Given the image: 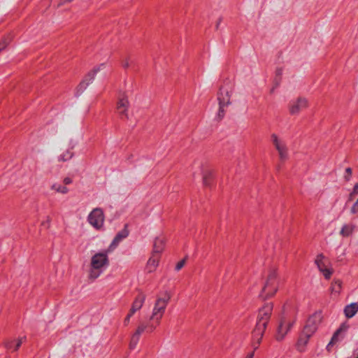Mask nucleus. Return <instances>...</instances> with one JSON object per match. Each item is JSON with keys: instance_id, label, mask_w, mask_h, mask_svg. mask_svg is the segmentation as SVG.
<instances>
[{"instance_id": "393cba45", "label": "nucleus", "mask_w": 358, "mask_h": 358, "mask_svg": "<svg viewBox=\"0 0 358 358\" xmlns=\"http://www.w3.org/2000/svg\"><path fill=\"white\" fill-rule=\"evenodd\" d=\"M355 226L352 224H344L340 231V234L343 237H348L350 236L355 231Z\"/></svg>"}, {"instance_id": "ddd939ff", "label": "nucleus", "mask_w": 358, "mask_h": 358, "mask_svg": "<svg viewBox=\"0 0 358 358\" xmlns=\"http://www.w3.org/2000/svg\"><path fill=\"white\" fill-rule=\"evenodd\" d=\"M347 331V326L341 325L334 334L331 341L327 345V350L331 352L334 348L343 339Z\"/></svg>"}, {"instance_id": "aec40b11", "label": "nucleus", "mask_w": 358, "mask_h": 358, "mask_svg": "<svg viewBox=\"0 0 358 358\" xmlns=\"http://www.w3.org/2000/svg\"><path fill=\"white\" fill-rule=\"evenodd\" d=\"M145 301V296L143 294H138L134 299L131 307L130 308V311L131 313H135L136 311L139 310L143 306Z\"/></svg>"}, {"instance_id": "f8f14e48", "label": "nucleus", "mask_w": 358, "mask_h": 358, "mask_svg": "<svg viewBox=\"0 0 358 358\" xmlns=\"http://www.w3.org/2000/svg\"><path fill=\"white\" fill-rule=\"evenodd\" d=\"M273 145L278 151L280 160H285L288 157V150L284 141L280 139L276 134L271 136Z\"/></svg>"}, {"instance_id": "a878e982", "label": "nucleus", "mask_w": 358, "mask_h": 358, "mask_svg": "<svg viewBox=\"0 0 358 358\" xmlns=\"http://www.w3.org/2000/svg\"><path fill=\"white\" fill-rule=\"evenodd\" d=\"M22 343V338H18L17 340L8 341L6 344V347L8 350L14 352L19 349Z\"/></svg>"}, {"instance_id": "9b49d317", "label": "nucleus", "mask_w": 358, "mask_h": 358, "mask_svg": "<svg viewBox=\"0 0 358 358\" xmlns=\"http://www.w3.org/2000/svg\"><path fill=\"white\" fill-rule=\"evenodd\" d=\"M129 108V101L128 96L125 94H120L116 103V111L121 118L128 117Z\"/></svg>"}, {"instance_id": "6ab92c4d", "label": "nucleus", "mask_w": 358, "mask_h": 358, "mask_svg": "<svg viewBox=\"0 0 358 358\" xmlns=\"http://www.w3.org/2000/svg\"><path fill=\"white\" fill-rule=\"evenodd\" d=\"M343 287V282L341 280L335 279L334 280L330 285L329 291L330 294L332 298H337L341 291Z\"/></svg>"}, {"instance_id": "7ed1b4c3", "label": "nucleus", "mask_w": 358, "mask_h": 358, "mask_svg": "<svg viewBox=\"0 0 358 358\" xmlns=\"http://www.w3.org/2000/svg\"><path fill=\"white\" fill-rule=\"evenodd\" d=\"M278 289V271L273 268L269 270L262 293L266 298L273 296Z\"/></svg>"}, {"instance_id": "4c0bfd02", "label": "nucleus", "mask_w": 358, "mask_h": 358, "mask_svg": "<svg viewBox=\"0 0 358 358\" xmlns=\"http://www.w3.org/2000/svg\"><path fill=\"white\" fill-rule=\"evenodd\" d=\"M357 358H358V357H357Z\"/></svg>"}, {"instance_id": "e433bc0d", "label": "nucleus", "mask_w": 358, "mask_h": 358, "mask_svg": "<svg viewBox=\"0 0 358 358\" xmlns=\"http://www.w3.org/2000/svg\"><path fill=\"white\" fill-rule=\"evenodd\" d=\"M255 350H253V351L248 353L246 355V356L245 357V358H253L254 357V355H255Z\"/></svg>"}, {"instance_id": "cd10ccee", "label": "nucleus", "mask_w": 358, "mask_h": 358, "mask_svg": "<svg viewBox=\"0 0 358 358\" xmlns=\"http://www.w3.org/2000/svg\"><path fill=\"white\" fill-rule=\"evenodd\" d=\"M129 234V232L127 229H124L121 231H120L114 238L111 245L112 246H117L118 243L124 238H125Z\"/></svg>"}, {"instance_id": "b1692460", "label": "nucleus", "mask_w": 358, "mask_h": 358, "mask_svg": "<svg viewBox=\"0 0 358 358\" xmlns=\"http://www.w3.org/2000/svg\"><path fill=\"white\" fill-rule=\"evenodd\" d=\"M358 311V304L356 303L347 306L344 309L345 315L347 317H352Z\"/></svg>"}, {"instance_id": "39448f33", "label": "nucleus", "mask_w": 358, "mask_h": 358, "mask_svg": "<svg viewBox=\"0 0 358 358\" xmlns=\"http://www.w3.org/2000/svg\"><path fill=\"white\" fill-rule=\"evenodd\" d=\"M296 320L293 316H282L279 321L275 338L277 341H282L288 332L291 330L294 324H295Z\"/></svg>"}, {"instance_id": "bb28decb", "label": "nucleus", "mask_w": 358, "mask_h": 358, "mask_svg": "<svg viewBox=\"0 0 358 358\" xmlns=\"http://www.w3.org/2000/svg\"><path fill=\"white\" fill-rule=\"evenodd\" d=\"M73 156V152L71 148L64 150L58 157L59 162H67L70 160Z\"/></svg>"}, {"instance_id": "c9c22d12", "label": "nucleus", "mask_w": 358, "mask_h": 358, "mask_svg": "<svg viewBox=\"0 0 358 358\" xmlns=\"http://www.w3.org/2000/svg\"><path fill=\"white\" fill-rule=\"evenodd\" d=\"M185 264V260H181L179 262H178L176 266V270H177V271L180 270L184 266Z\"/></svg>"}, {"instance_id": "2f4dec72", "label": "nucleus", "mask_w": 358, "mask_h": 358, "mask_svg": "<svg viewBox=\"0 0 358 358\" xmlns=\"http://www.w3.org/2000/svg\"><path fill=\"white\" fill-rule=\"evenodd\" d=\"M122 66L124 69H127L130 64V59L129 57H125L121 61Z\"/></svg>"}, {"instance_id": "5701e85b", "label": "nucleus", "mask_w": 358, "mask_h": 358, "mask_svg": "<svg viewBox=\"0 0 358 358\" xmlns=\"http://www.w3.org/2000/svg\"><path fill=\"white\" fill-rule=\"evenodd\" d=\"M50 188L54 193L66 194L69 192V187H66V185H63L62 183L54 182L51 185Z\"/></svg>"}, {"instance_id": "72a5a7b5", "label": "nucleus", "mask_w": 358, "mask_h": 358, "mask_svg": "<svg viewBox=\"0 0 358 358\" xmlns=\"http://www.w3.org/2000/svg\"><path fill=\"white\" fill-rule=\"evenodd\" d=\"M72 183V179L69 177H66L62 180L63 185H66L67 187L69 185Z\"/></svg>"}, {"instance_id": "dca6fc26", "label": "nucleus", "mask_w": 358, "mask_h": 358, "mask_svg": "<svg viewBox=\"0 0 358 358\" xmlns=\"http://www.w3.org/2000/svg\"><path fill=\"white\" fill-rule=\"evenodd\" d=\"M166 238L164 234L155 237L153 241L152 254L160 255L164 251L166 245Z\"/></svg>"}, {"instance_id": "0eeeda50", "label": "nucleus", "mask_w": 358, "mask_h": 358, "mask_svg": "<svg viewBox=\"0 0 358 358\" xmlns=\"http://www.w3.org/2000/svg\"><path fill=\"white\" fill-rule=\"evenodd\" d=\"M315 264L325 279H330L334 273V268L329 259L323 254H319L315 257Z\"/></svg>"}, {"instance_id": "c85d7f7f", "label": "nucleus", "mask_w": 358, "mask_h": 358, "mask_svg": "<svg viewBox=\"0 0 358 358\" xmlns=\"http://www.w3.org/2000/svg\"><path fill=\"white\" fill-rule=\"evenodd\" d=\"M10 43V39L3 38L0 41V52L5 50Z\"/></svg>"}, {"instance_id": "f704fd0d", "label": "nucleus", "mask_w": 358, "mask_h": 358, "mask_svg": "<svg viewBox=\"0 0 358 358\" xmlns=\"http://www.w3.org/2000/svg\"><path fill=\"white\" fill-rule=\"evenodd\" d=\"M351 213L352 214H355V213H358V199L356 201V202L354 203V205L351 208Z\"/></svg>"}, {"instance_id": "9d476101", "label": "nucleus", "mask_w": 358, "mask_h": 358, "mask_svg": "<svg viewBox=\"0 0 358 358\" xmlns=\"http://www.w3.org/2000/svg\"><path fill=\"white\" fill-rule=\"evenodd\" d=\"M322 318L323 315L322 311L319 310L315 312L308 318L303 329L314 334L322 322Z\"/></svg>"}, {"instance_id": "4468645a", "label": "nucleus", "mask_w": 358, "mask_h": 358, "mask_svg": "<svg viewBox=\"0 0 358 358\" xmlns=\"http://www.w3.org/2000/svg\"><path fill=\"white\" fill-rule=\"evenodd\" d=\"M106 67L105 64H100L94 67L85 77L84 80L80 83L79 87L85 89L95 78L96 73L103 70Z\"/></svg>"}, {"instance_id": "a211bd4d", "label": "nucleus", "mask_w": 358, "mask_h": 358, "mask_svg": "<svg viewBox=\"0 0 358 358\" xmlns=\"http://www.w3.org/2000/svg\"><path fill=\"white\" fill-rule=\"evenodd\" d=\"M160 259V255H155L151 253V256L150 257L146 263L145 271L149 273L155 272L159 266Z\"/></svg>"}, {"instance_id": "f3484780", "label": "nucleus", "mask_w": 358, "mask_h": 358, "mask_svg": "<svg viewBox=\"0 0 358 358\" xmlns=\"http://www.w3.org/2000/svg\"><path fill=\"white\" fill-rule=\"evenodd\" d=\"M145 331L148 333H151L153 331H150L145 326V323H141L138 326L137 329H136L135 332L131 336V341L129 343V347L131 349H134L136 347L137 343L138 342L140 335Z\"/></svg>"}, {"instance_id": "c756f323", "label": "nucleus", "mask_w": 358, "mask_h": 358, "mask_svg": "<svg viewBox=\"0 0 358 358\" xmlns=\"http://www.w3.org/2000/svg\"><path fill=\"white\" fill-rule=\"evenodd\" d=\"M134 313H131L130 310H129L127 315L124 319L123 323L124 326H127L129 324L131 317L134 315Z\"/></svg>"}, {"instance_id": "4be33fe9", "label": "nucleus", "mask_w": 358, "mask_h": 358, "mask_svg": "<svg viewBox=\"0 0 358 358\" xmlns=\"http://www.w3.org/2000/svg\"><path fill=\"white\" fill-rule=\"evenodd\" d=\"M264 332L265 331H263L262 333L259 335L257 333V325H256L255 329L252 331V346L253 347L254 350H256L259 348Z\"/></svg>"}, {"instance_id": "1a4fd4ad", "label": "nucleus", "mask_w": 358, "mask_h": 358, "mask_svg": "<svg viewBox=\"0 0 358 358\" xmlns=\"http://www.w3.org/2000/svg\"><path fill=\"white\" fill-rule=\"evenodd\" d=\"M309 106L308 100L305 97H297L289 101L288 104V111L290 115H299L302 110L308 108Z\"/></svg>"}, {"instance_id": "412c9836", "label": "nucleus", "mask_w": 358, "mask_h": 358, "mask_svg": "<svg viewBox=\"0 0 358 358\" xmlns=\"http://www.w3.org/2000/svg\"><path fill=\"white\" fill-rule=\"evenodd\" d=\"M215 171L213 169H207L203 174V182L206 187H210L214 180Z\"/></svg>"}, {"instance_id": "f03ea898", "label": "nucleus", "mask_w": 358, "mask_h": 358, "mask_svg": "<svg viewBox=\"0 0 358 358\" xmlns=\"http://www.w3.org/2000/svg\"><path fill=\"white\" fill-rule=\"evenodd\" d=\"M170 299L171 294L167 292L157 299L150 320L145 323L150 331H154L159 325Z\"/></svg>"}, {"instance_id": "2eb2a0df", "label": "nucleus", "mask_w": 358, "mask_h": 358, "mask_svg": "<svg viewBox=\"0 0 358 358\" xmlns=\"http://www.w3.org/2000/svg\"><path fill=\"white\" fill-rule=\"evenodd\" d=\"M313 336V334L308 332L305 329H302L301 332L299 334L297 343L296 348L297 350L300 352L305 351L306 346L310 341V338Z\"/></svg>"}, {"instance_id": "20e7f679", "label": "nucleus", "mask_w": 358, "mask_h": 358, "mask_svg": "<svg viewBox=\"0 0 358 358\" xmlns=\"http://www.w3.org/2000/svg\"><path fill=\"white\" fill-rule=\"evenodd\" d=\"M232 90L229 86H222L220 87L217 94V99L219 104L218 116L223 117L224 115L225 108L231 103V96Z\"/></svg>"}, {"instance_id": "473e14b6", "label": "nucleus", "mask_w": 358, "mask_h": 358, "mask_svg": "<svg viewBox=\"0 0 358 358\" xmlns=\"http://www.w3.org/2000/svg\"><path fill=\"white\" fill-rule=\"evenodd\" d=\"M358 194V182L355 185L352 192L350 194V198L352 199L354 196Z\"/></svg>"}, {"instance_id": "f257e3e1", "label": "nucleus", "mask_w": 358, "mask_h": 358, "mask_svg": "<svg viewBox=\"0 0 358 358\" xmlns=\"http://www.w3.org/2000/svg\"><path fill=\"white\" fill-rule=\"evenodd\" d=\"M109 265L108 252L106 251L96 252L90 259L87 271V278L94 281L97 279Z\"/></svg>"}, {"instance_id": "423d86ee", "label": "nucleus", "mask_w": 358, "mask_h": 358, "mask_svg": "<svg viewBox=\"0 0 358 358\" xmlns=\"http://www.w3.org/2000/svg\"><path fill=\"white\" fill-rule=\"evenodd\" d=\"M273 306L271 303H268L264 305L259 310L257 320V333L259 335L263 331H266L267 324L273 312Z\"/></svg>"}, {"instance_id": "7c9ffc66", "label": "nucleus", "mask_w": 358, "mask_h": 358, "mask_svg": "<svg viewBox=\"0 0 358 358\" xmlns=\"http://www.w3.org/2000/svg\"><path fill=\"white\" fill-rule=\"evenodd\" d=\"M352 173V170L351 168L348 167L345 169V175L344 178L346 181L350 180Z\"/></svg>"}, {"instance_id": "6e6552de", "label": "nucleus", "mask_w": 358, "mask_h": 358, "mask_svg": "<svg viewBox=\"0 0 358 358\" xmlns=\"http://www.w3.org/2000/svg\"><path fill=\"white\" fill-rule=\"evenodd\" d=\"M87 221L96 230H101L104 226L105 215L100 208L93 209L87 217Z\"/></svg>"}]
</instances>
